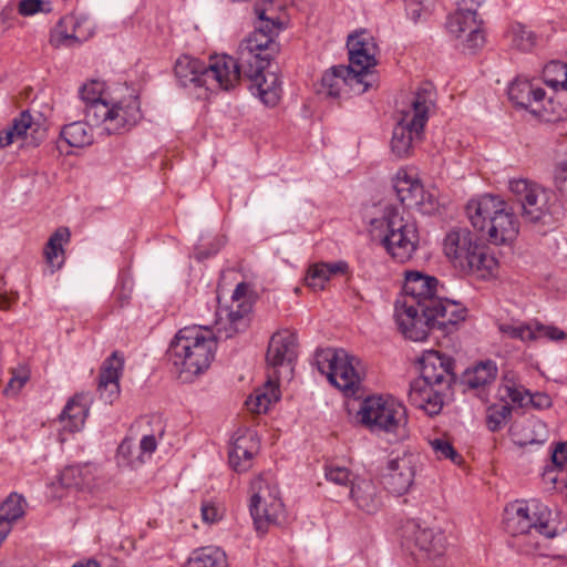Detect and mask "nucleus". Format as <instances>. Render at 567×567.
Instances as JSON below:
<instances>
[{"label": "nucleus", "instance_id": "1", "mask_svg": "<svg viewBox=\"0 0 567 567\" xmlns=\"http://www.w3.org/2000/svg\"><path fill=\"white\" fill-rule=\"evenodd\" d=\"M439 280L420 271H406L404 295L395 303V321L402 334L423 341L431 330L452 332L465 320L467 309L460 302L440 298Z\"/></svg>", "mask_w": 567, "mask_h": 567}, {"label": "nucleus", "instance_id": "2", "mask_svg": "<svg viewBox=\"0 0 567 567\" xmlns=\"http://www.w3.org/2000/svg\"><path fill=\"white\" fill-rule=\"evenodd\" d=\"M268 9L257 8L259 24L238 48V58L235 59L237 82L241 76L250 81V90L257 94L267 106H275L281 95L278 76L274 72H266L270 61L279 51L275 38L284 29L278 17L268 16Z\"/></svg>", "mask_w": 567, "mask_h": 567}, {"label": "nucleus", "instance_id": "3", "mask_svg": "<svg viewBox=\"0 0 567 567\" xmlns=\"http://www.w3.org/2000/svg\"><path fill=\"white\" fill-rule=\"evenodd\" d=\"M236 68L235 59L227 54L210 56L208 63L183 54L175 62L174 74L181 87L200 97L208 92L233 89L238 83Z\"/></svg>", "mask_w": 567, "mask_h": 567}, {"label": "nucleus", "instance_id": "4", "mask_svg": "<svg viewBox=\"0 0 567 567\" xmlns=\"http://www.w3.org/2000/svg\"><path fill=\"white\" fill-rule=\"evenodd\" d=\"M420 364L421 377L410 385L409 402L430 416L437 415L455 380L454 361L449 355L430 351L422 357Z\"/></svg>", "mask_w": 567, "mask_h": 567}, {"label": "nucleus", "instance_id": "5", "mask_svg": "<svg viewBox=\"0 0 567 567\" xmlns=\"http://www.w3.org/2000/svg\"><path fill=\"white\" fill-rule=\"evenodd\" d=\"M465 212L471 225L493 245L513 243L519 234V220L499 196L484 194L467 202Z\"/></svg>", "mask_w": 567, "mask_h": 567}, {"label": "nucleus", "instance_id": "6", "mask_svg": "<svg viewBox=\"0 0 567 567\" xmlns=\"http://www.w3.org/2000/svg\"><path fill=\"white\" fill-rule=\"evenodd\" d=\"M216 337L203 327L181 329L172 340L167 355L178 377L187 382L204 373L214 360Z\"/></svg>", "mask_w": 567, "mask_h": 567}, {"label": "nucleus", "instance_id": "7", "mask_svg": "<svg viewBox=\"0 0 567 567\" xmlns=\"http://www.w3.org/2000/svg\"><path fill=\"white\" fill-rule=\"evenodd\" d=\"M370 233L375 241L398 262L409 261L419 246L416 221L403 207L385 206L382 215L371 220Z\"/></svg>", "mask_w": 567, "mask_h": 567}, {"label": "nucleus", "instance_id": "8", "mask_svg": "<svg viewBox=\"0 0 567 567\" xmlns=\"http://www.w3.org/2000/svg\"><path fill=\"white\" fill-rule=\"evenodd\" d=\"M443 251L454 268L483 279L492 276L498 265L487 247L466 227H454L446 233Z\"/></svg>", "mask_w": 567, "mask_h": 567}, {"label": "nucleus", "instance_id": "9", "mask_svg": "<svg viewBox=\"0 0 567 567\" xmlns=\"http://www.w3.org/2000/svg\"><path fill=\"white\" fill-rule=\"evenodd\" d=\"M505 512V528L513 536L551 539L558 534L553 512L538 501H516Z\"/></svg>", "mask_w": 567, "mask_h": 567}, {"label": "nucleus", "instance_id": "10", "mask_svg": "<svg viewBox=\"0 0 567 567\" xmlns=\"http://www.w3.org/2000/svg\"><path fill=\"white\" fill-rule=\"evenodd\" d=\"M509 190L520 205L526 223L549 226L557 220L559 204L553 190L525 178L511 179Z\"/></svg>", "mask_w": 567, "mask_h": 567}, {"label": "nucleus", "instance_id": "11", "mask_svg": "<svg viewBox=\"0 0 567 567\" xmlns=\"http://www.w3.org/2000/svg\"><path fill=\"white\" fill-rule=\"evenodd\" d=\"M318 370L329 382L346 395H354L361 388L364 377L362 362L343 349L327 348L316 351Z\"/></svg>", "mask_w": 567, "mask_h": 567}, {"label": "nucleus", "instance_id": "12", "mask_svg": "<svg viewBox=\"0 0 567 567\" xmlns=\"http://www.w3.org/2000/svg\"><path fill=\"white\" fill-rule=\"evenodd\" d=\"M358 415L371 432L403 435L408 423L405 406L393 398L369 396L361 403Z\"/></svg>", "mask_w": 567, "mask_h": 567}, {"label": "nucleus", "instance_id": "13", "mask_svg": "<svg viewBox=\"0 0 567 567\" xmlns=\"http://www.w3.org/2000/svg\"><path fill=\"white\" fill-rule=\"evenodd\" d=\"M249 511L257 530H265L278 519L282 511L279 492L265 476L256 477L250 484Z\"/></svg>", "mask_w": 567, "mask_h": 567}, {"label": "nucleus", "instance_id": "14", "mask_svg": "<svg viewBox=\"0 0 567 567\" xmlns=\"http://www.w3.org/2000/svg\"><path fill=\"white\" fill-rule=\"evenodd\" d=\"M403 546L417 559L435 563L446 550V538L441 530L422 527L419 523L409 522L403 527Z\"/></svg>", "mask_w": 567, "mask_h": 567}, {"label": "nucleus", "instance_id": "15", "mask_svg": "<svg viewBox=\"0 0 567 567\" xmlns=\"http://www.w3.org/2000/svg\"><path fill=\"white\" fill-rule=\"evenodd\" d=\"M507 94L517 107L527 110L545 121H551V99L546 96L538 81L518 76L509 84Z\"/></svg>", "mask_w": 567, "mask_h": 567}, {"label": "nucleus", "instance_id": "16", "mask_svg": "<svg viewBox=\"0 0 567 567\" xmlns=\"http://www.w3.org/2000/svg\"><path fill=\"white\" fill-rule=\"evenodd\" d=\"M349 53V70L361 80L362 87L359 93H364L371 86L368 78L371 76V69L377 64L375 54L378 47L373 38L365 31L355 32L349 35L347 41Z\"/></svg>", "mask_w": 567, "mask_h": 567}, {"label": "nucleus", "instance_id": "17", "mask_svg": "<svg viewBox=\"0 0 567 567\" xmlns=\"http://www.w3.org/2000/svg\"><path fill=\"white\" fill-rule=\"evenodd\" d=\"M393 188L401 204L406 208L416 209L424 215H432L439 209L437 197L424 189L423 185L408 174L405 169H399Z\"/></svg>", "mask_w": 567, "mask_h": 567}, {"label": "nucleus", "instance_id": "18", "mask_svg": "<svg viewBox=\"0 0 567 567\" xmlns=\"http://www.w3.org/2000/svg\"><path fill=\"white\" fill-rule=\"evenodd\" d=\"M415 473V455L403 453L388 462L382 482L390 493L400 496L409 492L414 483Z\"/></svg>", "mask_w": 567, "mask_h": 567}, {"label": "nucleus", "instance_id": "19", "mask_svg": "<svg viewBox=\"0 0 567 567\" xmlns=\"http://www.w3.org/2000/svg\"><path fill=\"white\" fill-rule=\"evenodd\" d=\"M247 290L248 285L246 282H239L236 286L231 298L234 301L238 302L237 308L230 309L227 312L226 320H224L223 318L217 319V338H231L234 334L245 331L249 327V315L251 312L252 306L248 300L240 301L246 296Z\"/></svg>", "mask_w": 567, "mask_h": 567}, {"label": "nucleus", "instance_id": "20", "mask_svg": "<svg viewBox=\"0 0 567 567\" xmlns=\"http://www.w3.org/2000/svg\"><path fill=\"white\" fill-rule=\"evenodd\" d=\"M446 28L451 34L458 39L467 32L463 43L464 49L474 51L484 44L485 38L481 31L477 16L464 9L457 8L454 13L449 16Z\"/></svg>", "mask_w": 567, "mask_h": 567}, {"label": "nucleus", "instance_id": "21", "mask_svg": "<svg viewBox=\"0 0 567 567\" xmlns=\"http://www.w3.org/2000/svg\"><path fill=\"white\" fill-rule=\"evenodd\" d=\"M424 127V125L402 115L393 128L392 153L399 158L411 156L414 147L423 141Z\"/></svg>", "mask_w": 567, "mask_h": 567}, {"label": "nucleus", "instance_id": "22", "mask_svg": "<svg viewBox=\"0 0 567 567\" xmlns=\"http://www.w3.org/2000/svg\"><path fill=\"white\" fill-rule=\"evenodd\" d=\"M80 97L85 104L84 115L90 125L103 124L107 132V122L111 115V105L102 100V84L97 81H91L80 87Z\"/></svg>", "mask_w": 567, "mask_h": 567}, {"label": "nucleus", "instance_id": "23", "mask_svg": "<svg viewBox=\"0 0 567 567\" xmlns=\"http://www.w3.org/2000/svg\"><path fill=\"white\" fill-rule=\"evenodd\" d=\"M124 368V358L114 351L106 358L100 369L97 392L101 400L112 404L120 396V378Z\"/></svg>", "mask_w": 567, "mask_h": 567}, {"label": "nucleus", "instance_id": "24", "mask_svg": "<svg viewBox=\"0 0 567 567\" xmlns=\"http://www.w3.org/2000/svg\"><path fill=\"white\" fill-rule=\"evenodd\" d=\"M142 118L141 103L137 95L131 94L111 105L107 122V134H120L128 131Z\"/></svg>", "mask_w": 567, "mask_h": 567}, {"label": "nucleus", "instance_id": "25", "mask_svg": "<svg viewBox=\"0 0 567 567\" xmlns=\"http://www.w3.org/2000/svg\"><path fill=\"white\" fill-rule=\"evenodd\" d=\"M259 442L256 434L245 429L238 431L234 437L228 452V460L230 466L236 472H245L251 467L254 455L258 452Z\"/></svg>", "mask_w": 567, "mask_h": 567}, {"label": "nucleus", "instance_id": "26", "mask_svg": "<svg viewBox=\"0 0 567 567\" xmlns=\"http://www.w3.org/2000/svg\"><path fill=\"white\" fill-rule=\"evenodd\" d=\"M344 86L359 92L362 83L355 74H352V70H349L346 65H336L322 75L318 93L329 97H338Z\"/></svg>", "mask_w": 567, "mask_h": 567}, {"label": "nucleus", "instance_id": "27", "mask_svg": "<svg viewBox=\"0 0 567 567\" xmlns=\"http://www.w3.org/2000/svg\"><path fill=\"white\" fill-rule=\"evenodd\" d=\"M296 344L297 338L292 332L282 330L274 333L266 353L267 364L278 368L286 362L291 363L297 357Z\"/></svg>", "mask_w": 567, "mask_h": 567}, {"label": "nucleus", "instance_id": "28", "mask_svg": "<svg viewBox=\"0 0 567 567\" xmlns=\"http://www.w3.org/2000/svg\"><path fill=\"white\" fill-rule=\"evenodd\" d=\"M90 402L91 398L89 393H78L66 402L59 415L63 430L73 433L83 427L89 414Z\"/></svg>", "mask_w": 567, "mask_h": 567}, {"label": "nucleus", "instance_id": "29", "mask_svg": "<svg viewBox=\"0 0 567 567\" xmlns=\"http://www.w3.org/2000/svg\"><path fill=\"white\" fill-rule=\"evenodd\" d=\"M350 498L360 511L367 514H374L382 506L378 487L371 480L361 478L353 481Z\"/></svg>", "mask_w": 567, "mask_h": 567}, {"label": "nucleus", "instance_id": "30", "mask_svg": "<svg viewBox=\"0 0 567 567\" xmlns=\"http://www.w3.org/2000/svg\"><path fill=\"white\" fill-rule=\"evenodd\" d=\"M95 467L91 464L70 465L60 474V483L65 488L92 491L95 486Z\"/></svg>", "mask_w": 567, "mask_h": 567}, {"label": "nucleus", "instance_id": "31", "mask_svg": "<svg viewBox=\"0 0 567 567\" xmlns=\"http://www.w3.org/2000/svg\"><path fill=\"white\" fill-rule=\"evenodd\" d=\"M434 86L429 82L423 83L414 93L411 109L404 111L402 115L425 126L429 120V112L434 106Z\"/></svg>", "mask_w": 567, "mask_h": 567}, {"label": "nucleus", "instance_id": "32", "mask_svg": "<svg viewBox=\"0 0 567 567\" xmlns=\"http://www.w3.org/2000/svg\"><path fill=\"white\" fill-rule=\"evenodd\" d=\"M9 127L18 140L27 137L28 134L34 140H41L47 132L45 118L40 113L33 115L30 110L22 111L19 116L12 120Z\"/></svg>", "mask_w": 567, "mask_h": 567}, {"label": "nucleus", "instance_id": "33", "mask_svg": "<svg viewBox=\"0 0 567 567\" xmlns=\"http://www.w3.org/2000/svg\"><path fill=\"white\" fill-rule=\"evenodd\" d=\"M496 377V363L492 360H486L467 369L462 377V383L471 390L484 391L495 381Z\"/></svg>", "mask_w": 567, "mask_h": 567}, {"label": "nucleus", "instance_id": "34", "mask_svg": "<svg viewBox=\"0 0 567 567\" xmlns=\"http://www.w3.org/2000/svg\"><path fill=\"white\" fill-rule=\"evenodd\" d=\"M70 237L71 233L68 227H60L50 236L44 248V256L52 271L62 267L64 262L63 245L69 243Z\"/></svg>", "mask_w": 567, "mask_h": 567}, {"label": "nucleus", "instance_id": "35", "mask_svg": "<svg viewBox=\"0 0 567 567\" xmlns=\"http://www.w3.org/2000/svg\"><path fill=\"white\" fill-rule=\"evenodd\" d=\"M183 567H228V561L220 548L203 547L194 550Z\"/></svg>", "mask_w": 567, "mask_h": 567}, {"label": "nucleus", "instance_id": "36", "mask_svg": "<svg viewBox=\"0 0 567 567\" xmlns=\"http://www.w3.org/2000/svg\"><path fill=\"white\" fill-rule=\"evenodd\" d=\"M278 400V388L271 381H268L264 389H257L252 394H250L245 404L251 413L260 414L266 413L271 403L277 402Z\"/></svg>", "mask_w": 567, "mask_h": 567}, {"label": "nucleus", "instance_id": "37", "mask_svg": "<svg viewBox=\"0 0 567 567\" xmlns=\"http://www.w3.org/2000/svg\"><path fill=\"white\" fill-rule=\"evenodd\" d=\"M91 125L85 121H74L61 130V137L72 147H84L93 142Z\"/></svg>", "mask_w": 567, "mask_h": 567}, {"label": "nucleus", "instance_id": "38", "mask_svg": "<svg viewBox=\"0 0 567 567\" xmlns=\"http://www.w3.org/2000/svg\"><path fill=\"white\" fill-rule=\"evenodd\" d=\"M507 37L512 45L523 52H528L536 45V34L518 22L512 24Z\"/></svg>", "mask_w": 567, "mask_h": 567}, {"label": "nucleus", "instance_id": "39", "mask_svg": "<svg viewBox=\"0 0 567 567\" xmlns=\"http://www.w3.org/2000/svg\"><path fill=\"white\" fill-rule=\"evenodd\" d=\"M543 81L554 91L563 90L567 81V63L550 61L543 69Z\"/></svg>", "mask_w": 567, "mask_h": 567}, {"label": "nucleus", "instance_id": "40", "mask_svg": "<svg viewBox=\"0 0 567 567\" xmlns=\"http://www.w3.org/2000/svg\"><path fill=\"white\" fill-rule=\"evenodd\" d=\"M23 504L24 498L21 495L11 493L0 506V516L12 525L24 515Z\"/></svg>", "mask_w": 567, "mask_h": 567}, {"label": "nucleus", "instance_id": "41", "mask_svg": "<svg viewBox=\"0 0 567 567\" xmlns=\"http://www.w3.org/2000/svg\"><path fill=\"white\" fill-rule=\"evenodd\" d=\"M502 389L505 395L511 400L513 404L518 408H527L529 391L524 385L516 383L515 380L509 379L507 375L504 377Z\"/></svg>", "mask_w": 567, "mask_h": 567}, {"label": "nucleus", "instance_id": "42", "mask_svg": "<svg viewBox=\"0 0 567 567\" xmlns=\"http://www.w3.org/2000/svg\"><path fill=\"white\" fill-rule=\"evenodd\" d=\"M432 450L437 460H450L460 465L463 462L462 455L454 449L451 442L445 439H434L430 441Z\"/></svg>", "mask_w": 567, "mask_h": 567}, {"label": "nucleus", "instance_id": "43", "mask_svg": "<svg viewBox=\"0 0 567 567\" xmlns=\"http://www.w3.org/2000/svg\"><path fill=\"white\" fill-rule=\"evenodd\" d=\"M499 331L512 339H518L520 341H533L535 340L534 323H501L498 326Z\"/></svg>", "mask_w": 567, "mask_h": 567}, {"label": "nucleus", "instance_id": "44", "mask_svg": "<svg viewBox=\"0 0 567 567\" xmlns=\"http://www.w3.org/2000/svg\"><path fill=\"white\" fill-rule=\"evenodd\" d=\"M131 440H124L117 449V460L128 466H136L144 463V457Z\"/></svg>", "mask_w": 567, "mask_h": 567}, {"label": "nucleus", "instance_id": "45", "mask_svg": "<svg viewBox=\"0 0 567 567\" xmlns=\"http://www.w3.org/2000/svg\"><path fill=\"white\" fill-rule=\"evenodd\" d=\"M330 279L327 262L316 264L308 270L306 282L313 290H322Z\"/></svg>", "mask_w": 567, "mask_h": 567}, {"label": "nucleus", "instance_id": "46", "mask_svg": "<svg viewBox=\"0 0 567 567\" xmlns=\"http://www.w3.org/2000/svg\"><path fill=\"white\" fill-rule=\"evenodd\" d=\"M73 18H62L59 22V25L56 29L52 32L50 42L53 47L60 48V47H70L73 42H79L78 37L74 32L69 33L64 30H62L63 24L65 23H73Z\"/></svg>", "mask_w": 567, "mask_h": 567}, {"label": "nucleus", "instance_id": "47", "mask_svg": "<svg viewBox=\"0 0 567 567\" xmlns=\"http://www.w3.org/2000/svg\"><path fill=\"white\" fill-rule=\"evenodd\" d=\"M535 340L545 338L549 341H561L567 338V333L553 324H543L538 321L534 322Z\"/></svg>", "mask_w": 567, "mask_h": 567}, {"label": "nucleus", "instance_id": "48", "mask_svg": "<svg viewBox=\"0 0 567 567\" xmlns=\"http://www.w3.org/2000/svg\"><path fill=\"white\" fill-rule=\"evenodd\" d=\"M324 476L329 482L337 485H347L350 482L349 468L334 463L326 464Z\"/></svg>", "mask_w": 567, "mask_h": 567}, {"label": "nucleus", "instance_id": "49", "mask_svg": "<svg viewBox=\"0 0 567 567\" xmlns=\"http://www.w3.org/2000/svg\"><path fill=\"white\" fill-rule=\"evenodd\" d=\"M435 0H405L408 16L417 22L424 13H427Z\"/></svg>", "mask_w": 567, "mask_h": 567}, {"label": "nucleus", "instance_id": "50", "mask_svg": "<svg viewBox=\"0 0 567 567\" xmlns=\"http://www.w3.org/2000/svg\"><path fill=\"white\" fill-rule=\"evenodd\" d=\"M554 181L560 195L567 199V155L557 162L554 171Z\"/></svg>", "mask_w": 567, "mask_h": 567}, {"label": "nucleus", "instance_id": "51", "mask_svg": "<svg viewBox=\"0 0 567 567\" xmlns=\"http://www.w3.org/2000/svg\"><path fill=\"white\" fill-rule=\"evenodd\" d=\"M512 409L507 404L501 405L492 411L487 416L488 429L493 432L501 429V425L511 417Z\"/></svg>", "mask_w": 567, "mask_h": 567}, {"label": "nucleus", "instance_id": "52", "mask_svg": "<svg viewBox=\"0 0 567 567\" xmlns=\"http://www.w3.org/2000/svg\"><path fill=\"white\" fill-rule=\"evenodd\" d=\"M44 6H49V2L42 0H21L18 11L23 17L32 16L37 12H49L50 8H44Z\"/></svg>", "mask_w": 567, "mask_h": 567}, {"label": "nucleus", "instance_id": "53", "mask_svg": "<svg viewBox=\"0 0 567 567\" xmlns=\"http://www.w3.org/2000/svg\"><path fill=\"white\" fill-rule=\"evenodd\" d=\"M29 380L28 374H13L12 378L9 380L7 386L3 389V393L7 396H14L17 395L21 389L25 385L27 381Z\"/></svg>", "mask_w": 567, "mask_h": 567}, {"label": "nucleus", "instance_id": "54", "mask_svg": "<svg viewBox=\"0 0 567 567\" xmlns=\"http://www.w3.org/2000/svg\"><path fill=\"white\" fill-rule=\"evenodd\" d=\"M553 404L551 398L545 392L529 393L528 406L536 410H545L550 408Z\"/></svg>", "mask_w": 567, "mask_h": 567}, {"label": "nucleus", "instance_id": "55", "mask_svg": "<svg viewBox=\"0 0 567 567\" xmlns=\"http://www.w3.org/2000/svg\"><path fill=\"white\" fill-rule=\"evenodd\" d=\"M553 463L556 467L564 468L567 464V441L557 444L551 455Z\"/></svg>", "mask_w": 567, "mask_h": 567}, {"label": "nucleus", "instance_id": "56", "mask_svg": "<svg viewBox=\"0 0 567 567\" xmlns=\"http://www.w3.org/2000/svg\"><path fill=\"white\" fill-rule=\"evenodd\" d=\"M157 447V442L154 435H144L140 442L138 451L142 456L144 454H152Z\"/></svg>", "mask_w": 567, "mask_h": 567}, {"label": "nucleus", "instance_id": "57", "mask_svg": "<svg viewBox=\"0 0 567 567\" xmlns=\"http://www.w3.org/2000/svg\"><path fill=\"white\" fill-rule=\"evenodd\" d=\"M200 512H202L203 520L206 523L212 524V523L219 520V518H220L218 509L214 505L203 504Z\"/></svg>", "mask_w": 567, "mask_h": 567}, {"label": "nucleus", "instance_id": "58", "mask_svg": "<svg viewBox=\"0 0 567 567\" xmlns=\"http://www.w3.org/2000/svg\"><path fill=\"white\" fill-rule=\"evenodd\" d=\"M485 0H460L457 3V8L464 9L467 12L477 16V9Z\"/></svg>", "mask_w": 567, "mask_h": 567}, {"label": "nucleus", "instance_id": "59", "mask_svg": "<svg viewBox=\"0 0 567 567\" xmlns=\"http://www.w3.org/2000/svg\"><path fill=\"white\" fill-rule=\"evenodd\" d=\"M18 138L9 126L0 131V147H7L11 145Z\"/></svg>", "mask_w": 567, "mask_h": 567}, {"label": "nucleus", "instance_id": "60", "mask_svg": "<svg viewBox=\"0 0 567 567\" xmlns=\"http://www.w3.org/2000/svg\"><path fill=\"white\" fill-rule=\"evenodd\" d=\"M327 267L329 268V277L337 274H346L349 268L346 261H337L332 264L327 262Z\"/></svg>", "mask_w": 567, "mask_h": 567}, {"label": "nucleus", "instance_id": "61", "mask_svg": "<svg viewBox=\"0 0 567 567\" xmlns=\"http://www.w3.org/2000/svg\"><path fill=\"white\" fill-rule=\"evenodd\" d=\"M4 280L0 276V309H8L11 305V299L6 295V291H3Z\"/></svg>", "mask_w": 567, "mask_h": 567}, {"label": "nucleus", "instance_id": "62", "mask_svg": "<svg viewBox=\"0 0 567 567\" xmlns=\"http://www.w3.org/2000/svg\"><path fill=\"white\" fill-rule=\"evenodd\" d=\"M264 8V9H268V12L267 14L268 16H274V17H278L276 14V10L274 8V1L272 0H262L261 2H258L256 3L255 6V13L257 14V8Z\"/></svg>", "mask_w": 567, "mask_h": 567}, {"label": "nucleus", "instance_id": "63", "mask_svg": "<svg viewBox=\"0 0 567 567\" xmlns=\"http://www.w3.org/2000/svg\"><path fill=\"white\" fill-rule=\"evenodd\" d=\"M73 567H100V565L96 560L90 559L84 563H78V564L73 565Z\"/></svg>", "mask_w": 567, "mask_h": 567}, {"label": "nucleus", "instance_id": "64", "mask_svg": "<svg viewBox=\"0 0 567 567\" xmlns=\"http://www.w3.org/2000/svg\"><path fill=\"white\" fill-rule=\"evenodd\" d=\"M538 547H539V540H538V539H536V540H535V543H534V545H533V548H530V549H529V548H526V549H525V551H526L527 554H529V553H532L533 550H537V549H538Z\"/></svg>", "mask_w": 567, "mask_h": 567}]
</instances>
